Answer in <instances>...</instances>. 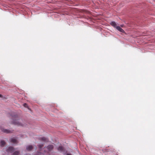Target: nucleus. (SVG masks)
<instances>
[{
    "instance_id": "7",
    "label": "nucleus",
    "mask_w": 155,
    "mask_h": 155,
    "mask_svg": "<svg viewBox=\"0 0 155 155\" xmlns=\"http://www.w3.org/2000/svg\"><path fill=\"white\" fill-rule=\"evenodd\" d=\"M5 144V142L3 140L1 141L0 142V146L2 147H4Z\"/></svg>"
},
{
    "instance_id": "15",
    "label": "nucleus",
    "mask_w": 155,
    "mask_h": 155,
    "mask_svg": "<svg viewBox=\"0 0 155 155\" xmlns=\"http://www.w3.org/2000/svg\"><path fill=\"white\" fill-rule=\"evenodd\" d=\"M2 95L0 94V97H2Z\"/></svg>"
},
{
    "instance_id": "9",
    "label": "nucleus",
    "mask_w": 155,
    "mask_h": 155,
    "mask_svg": "<svg viewBox=\"0 0 155 155\" xmlns=\"http://www.w3.org/2000/svg\"><path fill=\"white\" fill-rule=\"evenodd\" d=\"M110 24L112 26H113V27H114L115 28H116V27L117 26H116L117 24H116V22L114 21H112L110 23Z\"/></svg>"
},
{
    "instance_id": "14",
    "label": "nucleus",
    "mask_w": 155,
    "mask_h": 155,
    "mask_svg": "<svg viewBox=\"0 0 155 155\" xmlns=\"http://www.w3.org/2000/svg\"><path fill=\"white\" fill-rule=\"evenodd\" d=\"M23 105H24V107H28L27 104L26 103H25L23 104Z\"/></svg>"
},
{
    "instance_id": "3",
    "label": "nucleus",
    "mask_w": 155,
    "mask_h": 155,
    "mask_svg": "<svg viewBox=\"0 0 155 155\" xmlns=\"http://www.w3.org/2000/svg\"><path fill=\"white\" fill-rule=\"evenodd\" d=\"M10 141L11 142L13 143H18L17 140L14 137L11 138Z\"/></svg>"
},
{
    "instance_id": "4",
    "label": "nucleus",
    "mask_w": 155,
    "mask_h": 155,
    "mask_svg": "<svg viewBox=\"0 0 155 155\" xmlns=\"http://www.w3.org/2000/svg\"><path fill=\"white\" fill-rule=\"evenodd\" d=\"M53 146L52 145H49L47 147V149H48V150L49 151H51V150H52L53 149Z\"/></svg>"
},
{
    "instance_id": "1",
    "label": "nucleus",
    "mask_w": 155,
    "mask_h": 155,
    "mask_svg": "<svg viewBox=\"0 0 155 155\" xmlns=\"http://www.w3.org/2000/svg\"><path fill=\"white\" fill-rule=\"evenodd\" d=\"M12 118V124L18 126L25 127V125L21 123L20 120L19 119L18 116L16 114L12 113L10 116Z\"/></svg>"
},
{
    "instance_id": "12",
    "label": "nucleus",
    "mask_w": 155,
    "mask_h": 155,
    "mask_svg": "<svg viewBox=\"0 0 155 155\" xmlns=\"http://www.w3.org/2000/svg\"><path fill=\"white\" fill-rule=\"evenodd\" d=\"M41 140L44 141H47V139L45 137H42L41 138Z\"/></svg>"
},
{
    "instance_id": "13",
    "label": "nucleus",
    "mask_w": 155,
    "mask_h": 155,
    "mask_svg": "<svg viewBox=\"0 0 155 155\" xmlns=\"http://www.w3.org/2000/svg\"><path fill=\"white\" fill-rule=\"evenodd\" d=\"M43 146L44 145L43 144H40L38 145V147L40 149H41L43 147Z\"/></svg>"
},
{
    "instance_id": "10",
    "label": "nucleus",
    "mask_w": 155,
    "mask_h": 155,
    "mask_svg": "<svg viewBox=\"0 0 155 155\" xmlns=\"http://www.w3.org/2000/svg\"><path fill=\"white\" fill-rule=\"evenodd\" d=\"M58 150L60 151H63L64 150V148L62 146H60L58 148Z\"/></svg>"
},
{
    "instance_id": "5",
    "label": "nucleus",
    "mask_w": 155,
    "mask_h": 155,
    "mask_svg": "<svg viewBox=\"0 0 155 155\" xmlns=\"http://www.w3.org/2000/svg\"><path fill=\"white\" fill-rule=\"evenodd\" d=\"M33 149V147L32 145H28L26 147V150L28 151H31Z\"/></svg>"
},
{
    "instance_id": "16",
    "label": "nucleus",
    "mask_w": 155,
    "mask_h": 155,
    "mask_svg": "<svg viewBox=\"0 0 155 155\" xmlns=\"http://www.w3.org/2000/svg\"><path fill=\"white\" fill-rule=\"evenodd\" d=\"M67 155H71V154H67Z\"/></svg>"
},
{
    "instance_id": "11",
    "label": "nucleus",
    "mask_w": 155,
    "mask_h": 155,
    "mask_svg": "<svg viewBox=\"0 0 155 155\" xmlns=\"http://www.w3.org/2000/svg\"><path fill=\"white\" fill-rule=\"evenodd\" d=\"M20 154L19 151H17L14 152L12 154V155H18Z\"/></svg>"
},
{
    "instance_id": "6",
    "label": "nucleus",
    "mask_w": 155,
    "mask_h": 155,
    "mask_svg": "<svg viewBox=\"0 0 155 155\" xmlns=\"http://www.w3.org/2000/svg\"><path fill=\"white\" fill-rule=\"evenodd\" d=\"M116 28L117 30L121 32L124 33V31L122 28H120V26H117Z\"/></svg>"
},
{
    "instance_id": "8",
    "label": "nucleus",
    "mask_w": 155,
    "mask_h": 155,
    "mask_svg": "<svg viewBox=\"0 0 155 155\" xmlns=\"http://www.w3.org/2000/svg\"><path fill=\"white\" fill-rule=\"evenodd\" d=\"M2 130L3 132L7 133H8L11 132L10 131L7 130L6 129H2Z\"/></svg>"
},
{
    "instance_id": "2",
    "label": "nucleus",
    "mask_w": 155,
    "mask_h": 155,
    "mask_svg": "<svg viewBox=\"0 0 155 155\" xmlns=\"http://www.w3.org/2000/svg\"><path fill=\"white\" fill-rule=\"evenodd\" d=\"M14 150V148L12 147H9L7 149V151L8 152L12 153Z\"/></svg>"
}]
</instances>
